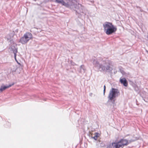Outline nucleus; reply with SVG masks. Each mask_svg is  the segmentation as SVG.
Here are the masks:
<instances>
[{
  "instance_id": "nucleus-1",
  "label": "nucleus",
  "mask_w": 148,
  "mask_h": 148,
  "mask_svg": "<svg viewBox=\"0 0 148 148\" xmlns=\"http://www.w3.org/2000/svg\"><path fill=\"white\" fill-rule=\"evenodd\" d=\"M92 63L95 67L101 72L110 73L113 70L111 67V62L107 60H105L101 58L93 59Z\"/></svg>"
},
{
  "instance_id": "nucleus-2",
  "label": "nucleus",
  "mask_w": 148,
  "mask_h": 148,
  "mask_svg": "<svg viewBox=\"0 0 148 148\" xmlns=\"http://www.w3.org/2000/svg\"><path fill=\"white\" fill-rule=\"evenodd\" d=\"M104 31L106 34L110 35L114 33L117 30L116 26L114 25L112 23L106 22L103 24Z\"/></svg>"
},
{
  "instance_id": "nucleus-3",
  "label": "nucleus",
  "mask_w": 148,
  "mask_h": 148,
  "mask_svg": "<svg viewBox=\"0 0 148 148\" xmlns=\"http://www.w3.org/2000/svg\"><path fill=\"white\" fill-rule=\"evenodd\" d=\"M120 95V92L118 89L112 88L110 90L108 98L109 101H112L115 98Z\"/></svg>"
},
{
  "instance_id": "nucleus-4",
  "label": "nucleus",
  "mask_w": 148,
  "mask_h": 148,
  "mask_svg": "<svg viewBox=\"0 0 148 148\" xmlns=\"http://www.w3.org/2000/svg\"><path fill=\"white\" fill-rule=\"evenodd\" d=\"M118 142L121 148H123L125 146H127L128 145V140L126 139H121L118 141Z\"/></svg>"
},
{
  "instance_id": "nucleus-5",
  "label": "nucleus",
  "mask_w": 148,
  "mask_h": 148,
  "mask_svg": "<svg viewBox=\"0 0 148 148\" xmlns=\"http://www.w3.org/2000/svg\"><path fill=\"white\" fill-rule=\"evenodd\" d=\"M121 148L118 141L116 142L112 143L111 145L108 146L107 148Z\"/></svg>"
},
{
  "instance_id": "nucleus-6",
  "label": "nucleus",
  "mask_w": 148,
  "mask_h": 148,
  "mask_svg": "<svg viewBox=\"0 0 148 148\" xmlns=\"http://www.w3.org/2000/svg\"><path fill=\"white\" fill-rule=\"evenodd\" d=\"M75 10L76 12L79 13L81 12L82 11V5L79 3L76 4L74 5Z\"/></svg>"
},
{
  "instance_id": "nucleus-7",
  "label": "nucleus",
  "mask_w": 148,
  "mask_h": 148,
  "mask_svg": "<svg viewBox=\"0 0 148 148\" xmlns=\"http://www.w3.org/2000/svg\"><path fill=\"white\" fill-rule=\"evenodd\" d=\"M23 36L28 41L32 38V35L30 33H26L24 34Z\"/></svg>"
},
{
  "instance_id": "nucleus-8",
  "label": "nucleus",
  "mask_w": 148,
  "mask_h": 148,
  "mask_svg": "<svg viewBox=\"0 0 148 148\" xmlns=\"http://www.w3.org/2000/svg\"><path fill=\"white\" fill-rule=\"evenodd\" d=\"M120 81L121 84H123L124 86L125 87L127 86L128 85V83L125 78H124L121 79H120Z\"/></svg>"
},
{
  "instance_id": "nucleus-9",
  "label": "nucleus",
  "mask_w": 148,
  "mask_h": 148,
  "mask_svg": "<svg viewBox=\"0 0 148 148\" xmlns=\"http://www.w3.org/2000/svg\"><path fill=\"white\" fill-rule=\"evenodd\" d=\"M28 42L23 36L21 37L19 41V42L23 44H25Z\"/></svg>"
},
{
  "instance_id": "nucleus-10",
  "label": "nucleus",
  "mask_w": 148,
  "mask_h": 148,
  "mask_svg": "<svg viewBox=\"0 0 148 148\" xmlns=\"http://www.w3.org/2000/svg\"><path fill=\"white\" fill-rule=\"evenodd\" d=\"M13 85V84H10L8 86H1L0 88V90L2 92L4 90H5L6 89L9 88L12 85Z\"/></svg>"
},
{
  "instance_id": "nucleus-11",
  "label": "nucleus",
  "mask_w": 148,
  "mask_h": 148,
  "mask_svg": "<svg viewBox=\"0 0 148 148\" xmlns=\"http://www.w3.org/2000/svg\"><path fill=\"white\" fill-rule=\"evenodd\" d=\"M85 70L84 66L83 65H82L80 66V69L79 72L83 74L85 73Z\"/></svg>"
},
{
  "instance_id": "nucleus-12",
  "label": "nucleus",
  "mask_w": 148,
  "mask_h": 148,
  "mask_svg": "<svg viewBox=\"0 0 148 148\" xmlns=\"http://www.w3.org/2000/svg\"><path fill=\"white\" fill-rule=\"evenodd\" d=\"M55 2L58 3H61L64 5L66 4V3L63 0H56Z\"/></svg>"
},
{
  "instance_id": "nucleus-13",
  "label": "nucleus",
  "mask_w": 148,
  "mask_h": 148,
  "mask_svg": "<svg viewBox=\"0 0 148 148\" xmlns=\"http://www.w3.org/2000/svg\"><path fill=\"white\" fill-rule=\"evenodd\" d=\"M99 134L97 133H95V135L94 137L91 136V138H93L95 140H96L97 139V137H98Z\"/></svg>"
},
{
  "instance_id": "nucleus-14",
  "label": "nucleus",
  "mask_w": 148,
  "mask_h": 148,
  "mask_svg": "<svg viewBox=\"0 0 148 148\" xmlns=\"http://www.w3.org/2000/svg\"><path fill=\"white\" fill-rule=\"evenodd\" d=\"M14 47V49L12 48L13 53L14 55L16 54V53L17 52V48H15Z\"/></svg>"
},
{
  "instance_id": "nucleus-15",
  "label": "nucleus",
  "mask_w": 148,
  "mask_h": 148,
  "mask_svg": "<svg viewBox=\"0 0 148 148\" xmlns=\"http://www.w3.org/2000/svg\"><path fill=\"white\" fill-rule=\"evenodd\" d=\"M128 144H129V143H130L132 142H134V140H133V139H132L130 140H128Z\"/></svg>"
},
{
  "instance_id": "nucleus-16",
  "label": "nucleus",
  "mask_w": 148,
  "mask_h": 148,
  "mask_svg": "<svg viewBox=\"0 0 148 148\" xmlns=\"http://www.w3.org/2000/svg\"><path fill=\"white\" fill-rule=\"evenodd\" d=\"M133 140H134V141L138 140V138L136 137H133L132 139Z\"/></svg>"
},
{
  "instance_id": "nucleus-17",
  "label": "nucleus",
  "mask_w": 148,
  "mask_h": 148,
  "mask_svg": "<svg viewBox=\"0 0 148 148\" xmlns=\"http://www.w3.org/2000/svg\"><path fill=\"white\" fill-rule=\"evenodd\" d=\"M14 55V58L16 60V61L19 64H20L19 63H18V61H17L16 59V54H15V55Z\"/></svg>"
},
{
  "instance_id": "nucleus-18",
  "label": "nucleus",
  "mask_w": 148,
  "mask_h": 148,
  "mask_svg": "<svg viewBox=\"0 0 148 148\" xmlns=\"http://www.w3.org/2000/svg\"><path fill=\"white\" fill-rule=\"evenodd\" d=\"M97 143H98L101 144V141L100 140H97Z\"/></svg>"
},
{
  "instance_id": "nucleus-19",
  "label": "nucleus",
  "mask_w": 148,
  "mask_h": 148,
  "mask_svg": "<svg viewBox=\"0 0 148 148\" xmlns=\"http://www.w3.org/2000/svg\"><path fill=\"white\" fill-rule=\"evenodd\" d=\"M106 90L103 89V95H105V92Z\"/></svg>"
},
{
  "instance_id": "nucleus-20",
  "label": "nucleus",
  "mask_w": 148,
  "mask_h": 148,
  "mask_svg": "<svg viewBox=\"0 0 148 148\" xmlns=\"http://www.w3.org/2000/svg\"><path fill=\"white\" fill-rule=\"evenodd\" d=\"M106 87L105 85L104 86V89L106 90Z\"/></svg>"
}]
</instances>
